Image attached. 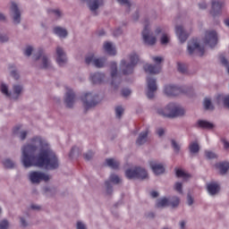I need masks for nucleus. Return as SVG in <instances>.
Masks as SVG:
<instances>
[{"label": "nucleus", "instance_id": "nucleus-1", "mask_svg": "<svg viewBox=\"0 0 229 229\" xmlns=\"http://www.w3.org/2000/svg\"><path fill=\"white\" fill-rule=\"evenodd\" d=\"M21 162L26 169L45 167V169L55 171L60 167V160L56 153L40 136L33 137L30 143L22 146Z\"/></svg>", "mask_w": 229, "mask_h": 229}, {"label": "nucleus", "instance_id": "nucleus-2", "mask_svg": "<svg viewBox=\"0 0 229 229\" xmlns=\"http://www.w3.org/2000/svg\"><path fill=\"white\" fill-rule=\"evenodd\" d=\"M157 114L159 115H163V117H181V115L185 114V110L182 108V106L176 104H168L165 108H159L157 110Z\"/></svg>", "mask_w": 229, "mask_h": 229}, {"label": "nucleus", "instance_id": "nucleus-3", "mask_svg": "<svg viewBox=\"0 0 229 229\" xmlns=\"http://www.w3.org/2000/svg\"><path fill=\"white\" fill-rule=\"evenodd\" d=\"M139 63V55L135 53L130 55V62L123 59L120 63V70L124 76L131 74L135 69V65Z\"/></svg>", "mask_w": 229, "mask_h": 229}, {"label": "nucleus", "instance_id": "nucleus-4", "mask_svg": "<svg viewBox=\"0 0 229 229\" xmlns=\"http://www.w3.org/2000/svg\"><path fill=\"white\" fill-rule=\"evenodd\" d=\"M125 176L128 180H146L148 172L142 167L130 168L125 171Z\"/></svg>", "mask_w": 229, "mask_h": 229}, {"label": "nucleus", "instance_id": "nucleus-5", "mask_svg": "<svg viewBox=\"0 0 229 229\" xmlns=\"http://www.w3.org/2000/svg\"><path fill=\"white\" fill-rule=\"evenodd\" d=\"M83 106L86 110L94 108L99 103V96L94 93H86L81 97Z\"/></svg>", "mask_w": 229, "mask_h": 229}, {"label": "nucleus", "instance_id": "nucleus-6", "mask_svg": "<svg viewBox=\"0 0 229 229\" xmlns=\"http://www.w3.org/2000/svg\"><path fill=\"white\" fill-rule=\"evenodd\" d=\"M29 180L31 183L38 185L40 182H49L51 176L41 171H32L29 174Z\"/></svg>", "mask_w": 229, "mask_h": 229}, {"label": "nucleus", "instance_id": "nucleus-7", "mask_svg": "<svg viewBox=\"0 0 229 229\" xmlns=\"http://www.w3.org/2000/svg\"><path fill=\"white\" fill-rule=\"evenodd\" d=\"M34 59L36 62H38V60H41L39 69H45L47 71L49 69H53V64H51V59H49V56L47 55V54H46V52H44V50L39 49Z\"/></svg>", "mask_w": 229, "mask_h": 229}, {"label": "nucleus", "instance_id": "nucleus-8", "mask_svg": "<svg viewBox=\"0 0 229 229\" xmlns=\"http://www.w3.org/2000/svg\"><path fill=\"white\" fill-rule=\"evenodd\" d=\"M188 53L189 55H199V56H203L205 55V47L199 45L198 39H191L188 42Z\"/></svg>", "mask_w": 229, "mask_h": 229}, {"label": "nucleus", "instance_id": "nucleus-9", "mask_svg": "<svg viewBox=\"0 0 229 229\" xmlns=\"http://www.w3.org/2000/svg\"><path fill=\"white\" fill-rule=\"evenodd\" d=\"M85 62L87 65H94L98 69H101L105 67V64H106V59L105 57H96L94 54H89L86 56Z\"/></svg>", "mask_w": 229, "mask_h": 229}, {"label": "nucleus", "instance_id": "nucleus-10", "mask_svg": "<svg viewBox=\"0 0 229 229\" xmlns=\"http://www.w3.org/2000/svg\"><path fill=\"white\" fill-rule=\"evenodd\" d=\"M158 87L157 86V79L153 77H147V93L146 96L148 99H153Z\"/></svg>", "mask_w": 229, "mask_h": 229}, {"label": "nucleus", "instance_id": "nucleus-11", "mask_svg": "<svg viewBox=\"0 0 229 229\" xmlns=\"http://www.w3.org/2000/svg\"><path fill=\"white\" fill-rule=\"evenodd\" d=\"M142 38L144 44L147 46H155V44H157V38L153 36V33L148 25L145 26L142 31Z\"/></svg>", "mask_w": 229, "mask_h": 229}, {"label": "nucleus", "instance_id": "nucleus-12", "mask_svg": "<svg viewBox=\"0 0 229 229\" xmlns=\"http://www.w3.org/2000/svg\"><path fill=\"white\" fill-rule=\"evenodd\" d=\"M205 44L209 47H216L217 45V32L216 30L206 31Z\"/></svg>", "mask_w": 229, "mask_h": 229}, {"label": "nucleus", "instance_id": "nucleus-13", "mask_svg": "<svg viewBox=\"0 0 229 229\" xmlns=\"http://www.w3.org/2000/svg\"><path fill=\"white\" fill-rule=\"evenodd\" d=\"M56 53V64L60 67H64L67 64V54L65 53V50L62 47H57L55 49Z\"/></svg>", "mask_w": 229, "mask_h": 229}, {"label": "nucleus", "instance_id": "nucleus-14", "mask_svg": "<svg viewBox=\"0 0 229 229\" xmlns=\"http://www.w3.org/2000/svg\"><path fill=\"white\" fill-rule=\"evenodd\" d=\"M211 5V15L213 17H217V15H221V12H223V2L219 0H212Z\"/></svg>", "mask_w": 229, "mask_h": 229}, {"label": "nucleus", "instance_id": "nucleus-15", "mask_svg": "<svg viewBox=\"0 0 229 229\" xmlns=\"http://www.w3.org/2000/svg\"><path fill=\"white\" fill-rule=\"evenodd\" d=\"M76 102V94L72 89H68L65 94L64 103L67 108H72L74 103Z\"/></svg>", "mask_w": 229, "mask_h": 229}, {"label": "nucleus", "instance_id": "nucleus-16", "mask_svg": "<svg viewBox=\"0 0 229 229\" xmlns=\"http://www.w3.org/2000/svg\"><path fill=\"white\" fill-rule=\"evenodd\" d=\"M175 33L182 44H183V42H186L189 38V33L185 31V29L182 25H177L175 27Z\"/></svg>", "mask_w": 229, "mask_h": 229}, {"label": "nucleus", "instance_id": "nucleus-17", "mask_svg": "<svg viewBox=\"0 0 229 229\" xmlns=\"http://www.w3.org/2000/svg\"><path fill=\"white\" fill-rule=\"evenodd\" d=\"M149 165L154 173V174H163V173L165 171V168H164V165L159 164L157 161L152 160L149 161Z\"/></svg>", "mask_w": 229, "mask_h": 229}, {"label": "nucleus", "instance_id": "nucleus-18", "mask_svg": "<svg viewBox=\"0 0 229 229\" xmlns=\"http://www.w3.org/2000/svg\"><path fill=\"white\" fill-rule=\"evenodd\" d=\"M11 10L13 12V21L14 24H21V11H19V7L17 4L13 3L11 6Z\"/></svg>", "mask_w": 229, "mask_h": 229}, {"label": "nucleus", "instance_id": "nucleus-19", "mask_svg": "<svg viewBox=\"0 0 229 229\" xmlns=\"http://www.w3.org/2000/svg\"><path fill=\"white\" fill-rule=\"evenodd\" d=\"M149 135V129H146L145 131H141L138 139L136 140L137 146H144L146 142H148V136Z\"/></svg>", "mask_w": 229, "mask_h": 229}, {"label": "nucleus", "instance_id": "nucleus-20", "mask_svg": "<svg viewBox=\"0 0 229 229\" xmlns=\"http://www.w3.org/2000/svg\"><path fill=\"white\" fill-rule=\"evenodd\" d=\"M144 71L149 74H159L160 71H162V67L160 64H145Z\"/></svg>", "mask_w": 229, "mask_h": 229}, {"label": "nucleus", "instance_id": "nucleus-21", "mask_svg": "<svg viewBox=\"0 0 229 229\" xmlns=\"http://www.w3.org/2000/svg\"><path fill=\"white\" fill-rule=\"evenodd\" d=\"M207 191L210 196H216L219 194L221 187L217 184V182H209L207 184Z\"/></svg>", "mask_w": 229, "mask_h": 229}, {"label": "nucleus", "instance_id": "nucleus-22", "mask_svg": "<svg viewBox=\"0 0 229 229\" xmlns=\"http://www.w3.org/2000/svg\"><path fill=\"white\" fill-rule=\"evenodd\" d=\"M182 92V89L176 86L168 85L165 87V94L166 96H178Z\"/></svg>", "mask_w": 229, "mask_h": 229}, {"label": "nucleus", "instance_id": "nucleus-23", "mask_svg": "<svg viewBox=\"0 0 229 229\" xmlns=\"http://www.w3.org/2000/svg\"><path fill=\"white\" fill-rule=\"evenodd\" d=\"M215 167L218 169L220 174L225 175L226 174V173H228L229 162L225 161V162L216 163L215 165Z\"/></svg>", "mask_w": 229, "mask_h": 229}, {"label": "nucleus", "instance_id": "nucleus-24", "mask_svg": "<svg viewBox=\"0 0 229 229\" xmlns=\"http://www.w3.org/2000/svg\"><path fill=\"white\" fill-rule=\"evenodd\" d=\"M13 133L14 135H17L21 140H26V138L28 137V131L21 130V126L14 127Z\"/></svg>", "mask_w": 229, "mask_h": 229}, {"label": "nucleus", "instance_id": "nucleus-25", "mask_svg": "<svg viewBox=\"0 0 229 229\" xmlns=\"http://www.w3.org/2000/svg\"><path fill=\"white\" fill-rule=\"evenodd\" d=\"M197 124L199 128H202V130H214L215 128L214 123L205 120H199Z\"/></svg>", "mask_w": 229, "mask_h": 229}, {"label": "nucleus", "instance_id": "nucleus-26", "mask_svg": "<svg viewBox=\"0 0 229 229\" xmlns=\"http://www.w3.org/2000/svg\"><path fill=\"white\" fill-rule=\"evenodd\" d=\"M111 77H112V85L114 89H117V85H115V81H117V64L113 63L111 65Z\"/></svg>", "mask_w": 229, "mask_h": 229}, {"label": "nucleus", "instance_id": "nucleus-27", "mask_svg": "<svg viewBox=\"0 0 229 229\" xmlns=\"http://www.w3.org/2000/svg\"><path fill=\"white\" fill-rule=\"evenodd\" d=\"M54 33L57 35V37H60V38H65L69 35V32H67V30L62 27L54 28Z\"/></svg>", "mask_w": 229, "mask_h": 229}, {"label": "nucleus", "instance_id": "nucleus-28", "mask_svg": "<svg viewBox=\"0 0 229 229\" xmlns=\"http://www.w3.org/2000/svg\"><path fill=\"white\" fill-rule=\"evenodd\" d=\"M103 4V0H89V6L91 12H96Z\"/></svg>", "mask_w": 229, "mask_h": 229}, {"label": "nucleus", "instance_id": "nucleus-29", "mask_svg": "<svg viewBox=\"0 0 229 229\" xmlns=\"http://www.w3.org/2000/svg\"><path fill=\"white\" fill-rule=\"evenodd\" d=\"M90 78H91V81L93 83H101L103 81V80H105V74L96 72V73H92L90 75Z\"/></svg>", "mask_w": 229, "mask_h": 229}, {"label": "nucleus", "instance_id": "nucleus-30", "mask_svg": "<svg viewBox=\"0 0 229 229\" xmlns=\"http://www.w3.org/2000/svg\"><path fill=\"white\" fill-rule=\"evenodd\" d=\"M104 49L111 56H114L116 55L115 47L112 45L110 42L104 43Z\"/></svg>", "mask_w": 229, "mask_h": 229}, {"label": "nucleus", "instance_id": "nucleus-31", "mask_svg": "<svg viewBox=\"0 0 229 229\" xmlns=\"http://www.w3.org/2000/svg\"><path fill=\"white\" fill-rule=\"evenodd\" d=\"M157 208H165V207H169V199L162 198L158 199L156 203Z\"/></svg>", "mask_w": 229, "mask_h": 229}, {"label": "nucleus", "instance_id": "nucleus-32", "mask_svg": "<svg viewBox=\"0 0 229 229\" xmlns=\"http://www.w3.org/2000/svg\"><path fill=\"white\" fill-rule=\"evenodd\" d=\"M106 162L111 169H119V165H121V163L114 158L106 159Z\"/></svg>", "mask_w": 229, "mask_h": 229}, {"label": "nucleus", "instance_id": "nucleus-33", "mask_svg": "<svg viewBox=\"0 0 229 229\" xmlns=\"http://www.w3.org/2000/svg\"><path fill=\"white\" fill-rule=\"evenodd\" d=\"M176 176L178 178H183L184 180H189L190 178H192L190 174L185 173L183 170L181 169L176 170Z\"/></svg>", "mask_w": 229, "mask_h": 229}, {"label": "nucleus", "instance_id": "nucleus-34", "mask_svg": "<svg viewBox=\"0 0 229 229\" xmlns=\"http://www.w3.org/2000/svg\"><path fill=\"white\" fill-rule=\"evenodd\" d=\"M169 199V207H172V208H177V207L180 205V198L178 197H172Z\"/></svg>", "mask_w": 229, "mask_h": 229}, {"label": "nucleus", "instance_id": "nucleus-35", "mask_svg": "<svg viewBox=\"0 0 229 229\" xmlns=\"http://www.w3.org/2000/svg\"><path fill=\"white\" fill-rule=\"evenodd\" d=\"M191 153L196 154L199 152V144L197 141L191 142L189 146Z\"/></svg>", "mask_w": 229, "mask_h": 229}, {"label": "nucleus", "instance_id": "nucleus-36", "mask_svg": "<svg viewBox=\"0 0 229 229\" xmlns=\"http://www.w3.org/2000/svg\"><path fill=\"white\" fill-rule=\"evenodd\" d=\"M217 103H221V101H224V104L225 106L229 107V96L224 97L223 95H218L216 98Z\"/></svg>", "mask_w": 229, "mask_h": 229}, {"label": "nucleus", "instance_id": "nucleus-37", "mask_svg": "<svg viewBox=\"0 0 229 229\" xmlns=\"http://www.w3.org/2000/svg\"><path fill=\"white\" fill-rule=\"evenodd\" d=\"M48 13L50 15H54L56 19H60V17H62V11L59 9H49Z\"/></svg>", "mask_w": 229, "mask_h": 229}, {"label": "nucleus", "instance_id": "nucleus-38", "mask_svg": "<svg viewBox=\"0 0 229 229\" xmlns=\"http://www.w3.org/2000/svg\"><path fill=\"white\" fill-rule=\"evenodd\" d=\"M3 164L7 169H13V167H15V163H13L12 159H5Z\"/></svg>", "mask_w": 229, "mask_h": 229}, {"label": "nucleus", "instance_id": "nucleus-39", "mask_svg": "<svg viewBox=\"0 0 229 229\" xmlns=\"http://www.w3.org/2000/svg\"><path fill=\"white\" fill-rule=\"evenodd\" d=\"M22 89H23L22 85L16 84L13 86V90L14 94H16V96H21L22 92Z\"/></svg>", "mask_w": 229, "mask_h": 229}, {"label": "nucleus", "instance_id": "nucleus-40", "mask_svg": "<svg viewBox=\"0 0 229 229\" xmlns=\"http://www.w3.org/2000/svg\"><path fill=\"white\" fill-rule=\"evenodd\" d=\"M0 90H1L2 94L6 96L7 98H10L11 93H10V91H8V86L6 84H2Z\"/></svg>", "mask_w": 229, "mask_h": 229}, {"label": "nucleus", "instance_id": "nucleus-41", "mask_svg": "<svg viewBox=\"0 0 229 229\" xmlns=\"http://www.w3.org/2000/svg\"><path fill=\"white\" fill-rule=\"evenodd\" d=\"M204 106L206 110H214V106H212V101L209 98H205Z\"/></svg>", "mask_w": 229, "mask_h": 229}, {"label": "nucleus", "instance_id": "nucleus-42", "mask_svg": "<svg viewBox=\"0 0 229 229\" xmlns=\"http://www.w3.org/2000/svg\"><path fill=\"white\" fill-rule=\"evenodd\" d=\"M109 180H110V182H112V183H114L116 185L118 183H121V178H119L118 175L114 174L110 175Z\"/></svg>", "mask_w": 229, "mask_h": 229}, {"label": "nucleus", "instance_id": "nucleus-43", "mask_svg": "<svg viewBox=\"0 0 229 229\" xmlns=\"http://www.w3.org/2000/svg\"><path fill=\"white\" fill-rule=\"evenodd\" d=\"M177 65H178L177 69H178L179 72H181L182 74H186L187 66L182 63H178Z\"/></svg>", "mask_w": 229, "mask_h": 229}, {"label": "nucleus", "instance_id": "nucleus-44", "mask_svg": "<svg viewBox=\"0 0 229 229\" xmlns=\"http://www.w3.org/2000/svg\"><path fill=\"white\" fill-rule=\"evenodd\" d=\"M205 155L207 157V158H208L209 160H212L214 158H217V154L214 153L213 151L210 150H206Z\"/></svg>", "mask_w": 229, "mask_h": 229}, {"label": "nucleus", "instance_id": "nucleus-45", "mask_svg": "<svg viewBox=\"0 0 229 229\" xmlns=\"http://www.w3.org/2000/svg\"><path fill=\"white\" fill-rule=\"evenodd\" d=\"M161 44L163 46H167V44H169V36H167V34H163L161 37Z\"/></svg>", "mask_w": 229, "mask_h": 229}, {"label": "nucleus", "instance_id": "nucleus-46", "mask_svg": "<svg viewBox=\"0 0 229 229\" xmlns=\"http://www.w3.org/2000/svg\"><path fill=\"white\" fill-rule=\"evenodd\" d=\"M115 114H116V117L121 118L123 114H124V108H123V106H117L115 108Z\"/></svg>", "mask_w": 229, "mask_h": 229}, {"label": "nucleus", "instance_id": "nucleus-47", "mask_svg": "<svg viewBox=\"0 0 229 229\" xmlns=\"http://www.w3.org/2000/svg\"><path fill=\"white\" fill-rule=\"evenodd\" d=\"M182 187H183V185L182 184V182H176L174 184V189H175V191H177V192H179V194L183 193Z\"/></svg>", "mask_w": 229, "mask_h": 229}, {"label": "nucleus", "instance_id": "nucleus-48", "mask_svg": "<svg viewBox=\"0 0 229 229\" xmlns=\"http://www.w3.org/2000/svg\"><path fill=\"white\" fill-rule=\"evenodd\" d=\"M8 226H10L8 220L4 219L0 222V229H8Z\"/></svg>", "mask_w": 229, "mask_h": 229}, {"label": "nucleus", "instance_id": "nucleus-49", "mask_svg": "<svg viewBox=\"0 0 229 229\" xmlns=\"http://www.w3.org/2000/svg\"><path fill=\"white\" fill-rule=\"evenodd\" d=\"M85 160H92L93 157H94V152H92V150H89L88 152H86L83 155Z\"/></svg>", "mask_w": 229, "mask_h": 229}, {"label": "nucleus", "instance_id": "nucleus-50", "mask_svg": "<svg viewBox=\"0 0 229 229\" xmlns=\"http://www.w3.org/2000/svg\"><path fill=\"white\" fill-rule=\"evenodd\" d=\"M105 183H106L107 194H112L113 190H112V184L110 183V181H106Z\"/></svg>", "mask_w": 229, "mask_h": 229}, {"label": "nucleus", "instance_id": "nucleus-51", "mask_svg": "<svg viewBox=\"0 0 229 229\" xmlns=\"http://www.w3.org/2000/svg\"><path fill=\"white\" fill-rule=\"evenodd\" d=\"M172 147L174 148V149L176 153H178V151H180V145H178V143H176V141L174 140H172Z\"/></svg>", "mask_w": 229, "mask_h": 229}, {"label": "nucleus", "instance_id": "nucleus-52", "mask_svg": "<svg viewBox=\"0 0 229 229\" xmlns=\"http://www.w3.org/2000/svg\"><path fill=\"white\" fill-rule=\"evenodd\" d=\"M31 53H33V47H28L25 49L24 55H25L26 56H31Z\"/></svg>", "mask_w": 229, "mask_h": 229}, {"label": "nucleus", "instance_id": "nucleus-53", "mask_svg": "<svg viewBox=\"0 0 229 229\" xmlns=\"http://www.w3.org/2000/svg\"><path fill=\"white\" fill-rule=\"evenodd\" d=\"M76 151H80V148H78L77 147H72L69 154L70 158H72V157H74V153H76Z\"/></svg>", "mask_w": 229, "mask_h": 229}, {"label": "nucleus", "instance_id": "nucleus-54", "mask_svg": "<svg viewBox=\"0 0 229 229\" xmlns=\"http://www.w3.org/2000/svg\"><path fill=\"white\" fill-rule=\"evenodd\" d=\"M11 76L14 78V80H19V72H17V70H12L11 71Z\"/></svg>", "mask_w": 229, "mask_h": 229}, {"label": "nucleus", "instance_id": "nucleus-55", "mask_svg": "<svg viewBox=\"0 0 229 229\" xmlns=\"http://www.w3.org/2000/svg\"><path fill=\"white\" fill-rule=\"evenodd\" d=\"M130 94H131V91L129 89H124L122 90V95L123 96V98H128Z\"/></svg>", "mask_w": 229, "mask_h": 229}, {"label": "nucleus", "instance_id": "nucleus-56", "mask_svg": "<svg viewBox=\"0 0 229 229\" xmlns=\"http://www.w3.org/2000/svg\"><path fill=\"white\" fill-rule=\"evenodd\" d=\"M153 62H155L156 64H160L161 62L164 61V58L160 57V56H154L152 57Z\"/></svg>", "mask_w": 229, "mask_h": 229}, {"label": "nucleus", "instance_id": "nucleus-57", "mask_svg": "<svg viewBox=\"0 0 229 229\" xmlns=\"http://www.w3.org/2000/svg\"><path fill=\"white\" fill-rule=\"evenodd\" d=\"M77 229H87V225L82 222H77Z\"/></svg>", "mask_w": 229, "mask_h": 229}, {"label": "nucleus", "instance_id": "nucleus-58", "mask_svg": "<svg viewBox=\"0 0 229 229\" xmlns=\"http://www.w3.org/2000/svg\"><path fill=\"white\" fill-rule=\"evenodd\" d=\"M221 142L223 143L225 149H229V141L228 140L222 139Z\"/></svg>", "mask_w": 229, "mask_h": 229}, {"label": "nucleus", "instance_id": "nucleus-59", "mask_svg": "<svg viewBox=\"0 0 229 229\" xmlns=\"http://www.w3.org/2000/svg\"><path fill=\"white\" fill-rule=\"evenodd\" d=\"M187 201L188 205L191 207L194 203V199H192V196L191 194H188L187 196Z\"/></svg>", "mask_w": 229, "mask_h": 229}, {"label": "nucleus", "instance_id": "nucleus-60", "mask_svg": "<svg viewBox=\"0 0 229 229\" xmlns=\"http://www.w3.org/2000/svg\"><path fill=\"white\" fill-rule=\"evenodd\" d=\"M123 34V30L121 29H116L114 31V37H119V35H122Z\"/></svg>", "mask_w": 229, "mask_h": 229}, {"label": "nucleus", "instance_id": "nucleus-61", "mask_svg": "<svg viewBox=\"0 0 229 229\" xmlns=\"http://www.w3.org/2000/svg\"><path fill=\"white\" fill-rule=\"evenodd\" d=\"M120 4H127V6H131L129 0H117Z\"/></svg>", "mask_w": 229, "mask_h": 229}, {"label": "nucleus", "instance_id": "nucleus-62", "mask_svg": "<svg viewBox=\"0 0 229 229\" xmlns=\"http://www.w3.org/2000/svg\"><path fill=\"white\" fill-rule=\"evenodd\" d=\"M0 42H8V36L0 35Z\"/></svg>", "mask_w": 229, "mask_h": 229}, {"label": "nucleus", "instance_id": "nucleus-63", "mask_svg": "<svg viewBox=\"0 0 229 229\" xmlns=\"http://www.w3.org/2000/svg\"><path fill=\"white\" fill-rule=\"evenodd\" d=\"M199 7L200 10H207V3L202 2V3L199 4Z\"/></svg>", "mask_w": 229, "mask_h": 229}, {"label": "nucleus", "instance_id": "nucleus-64", "mask_svg": "<svg viewBox=\"0 0 229 229\" xmlns=\"http://www.w3.org/2000/svg\"><path fill=\"white\" fill-rule=\"evenodd\" d=\"M157 135H159V137H162L164 135V133H165V131H164V129L159 128V129H157Z\"/></svg>", "mask_w": 229, "mask_h": 229}]
</instances>
